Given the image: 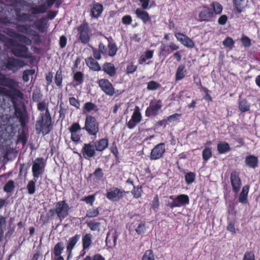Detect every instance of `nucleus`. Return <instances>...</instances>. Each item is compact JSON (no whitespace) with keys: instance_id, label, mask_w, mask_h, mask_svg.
Returning a JSON list of instances; mask_svg holds the SVG:
<instances>
[{"instance_id":"nucleus-27","label":"nucleus","mask_w":260,"mask_h":260,"mask_svg":"<svg viewBox=\"0 0 260 260\" xmlns=\"http://www.w3.org/2000/svg\"><path fill=\"white\" fill-rule=\"evenodd\" d=\"M154 51L153 50H147L146 51L144 54H143L139 59V62L140 64H143L147 60L151 58L153 55Z\"/></svg>"},{"instance_id":"nucleus-24","label":"nucleus","mask_w":260,"mask_h":260,"mask_svg":"<svg viewBox=\"0 0 260 260\" xmlns=\"http://www.w3.org/2000/svg\"><path fill=\"white\" fill-rule=\"evenodd\" d=\"M47 10V7L45 4H41L37 7H31L30 12L31 14L36 15L45 13Z\"/></svg>"},{"instance_id":"nucleus-46","label":"nucleus","mask_w":260,"mask_h":260,"mask_svg":"<svg viewBox=\"0 0 260 260\" xmlns=\"http://www.w3.org/2000/svg\"><path fill=\"white\" fill-rule=\"evenodd\" d=\"M0 23L6 26H10L11 24H14L11 19L7 16L0 17Z\"/></svg>"},{"instance_id":"nucleus-41","label":"nucleus","mask_w":260,"mask_h":260,"mask_svg":"<svg viewBox=\"0 0 260 260\" xmlns=\"http://www.w3.org/2000/svg\"><path fill=\"white\" fill-rule=\"evenodd\" d=\"M37 181L30 180L29 181L27 185V189L29 194H32L35 193L36 190L35 183Z\"/></svg>"},{"instance_id":"nucleus-63","label":"nucleus","mask_w":260,"mask_h":260,"mask_svg":"<svg viewBox=\"0 0 260 260\" xmlns=\"http://www.w3.org/2000/svg\"><path fill=\"white\" fill-rule=\"evenodd\" d=\"M151 205H152L153 208L155 210H156L158 209L159 204V200H158V198L157 196H156L154 198L153 201H152Z\"/></svg>"},{"instance_id":"nucleus-29","label":"nucleus","mask_w":260,"mask_h":260,"mask_svg":"<svg viewBox=\"0 0 260 260\" xmlns=\"http://www.w3.org/2000/svg\"><path fill=\"white\" fill-rule=\"evenodd\" d=\"M120 193H121L120 190L117 188H115L108 192L106 197L110 200H116Z\"/></svg>"},{"instance_id":"nucleus-51","label":"nucleus","mask_w":260,"mask_h":260,"mask_svg":"<svg viewBox=\"0 0 260 260\" xmlns=\"http://www.w3.org/2000/svg\"><path fill=\"white\" fill-rule=\"evenodd\" d=\"M103 70L111 76H113L115 73L114 66H103Z\"/></svg>"},{"instance_id":"nucleus-42","label":"nucleus","mask_w":260,"mask_h":260,"mask_svg":"<svg viewBox=\"0 0 260 260\" xmlns=\"http://www.w3.org/2000/svg\"><path fill=\"white\" fill-rule=\"evenodd\" d=\"M99 214L98 208L89 209L86 213V216L90 218L96 217Z\"/></svg>"},{"instance_id":"nucleus-49","label":"nucleus","mask_w":260,"mask_h":260,"mask_svg":"<svg viewBox=\"0 0 260 260\" xmlns=\"http://www.w3.org/2000/svg\"><path fill=\"white\" fill-rule=\"evenodd\" d=\"M142 189L138 186H134V188L132 191V193L135 198H139L141 196Z\"/></svg>"},{"instance_id":"nucleus-31","label":"nucleus","mask_w":260,"mask_h":260,"mask_svg":"<svg viewBox=\"0 0 260 260\" xmlns=\"http://www.w3.org/2000/svg\"><path fill=\"white\" fill-rule=\"evenodd\" d=\"M239 108L242 112H247L250 110V104L245 100H241L239 101Z\"/></svg>"},{"instance_id":"nucleus-18","label":"nucleus","mask_w":260,"mask_h":260,"mask_svg":"<svg viewBox=\"0 0 260 260\" xmlns=\"http://www.w3.org/2000/svg\"><path fill=\"white\" fill-rule=\"evenodd\" d=\"M231 181L233 190L238 192L241 185V181L239 177V174L236 172H233L231 175Z\"/></svg>"},{"instance_id":"nucleus-20","label":"nucleus","mask_w":260,"mask_h":260,"mask_svg":"<svg viewBox=\"0 0 260 260\" xmlns=\"http://www.w3.org/2000/svg\"><path fill=\"white\" fill-rule=\"evenodd\" d=\"M92 142L97 151H103L108 146V140L105 138Z\"/></svg>"},{"instance_id":"nucleus-23","label":"nucleus","mask_w":260,"mask_h":260,"mask_svg":"<svg viewBox=\"0 0 260 260\" xmlns=\"http://www.w3.org/2000/svg\"><path fill=\"white\" fill-rule=\"evenodd\" d=\"M245 162L249 167L255 168L257 166L258 158L254 155H249L245 158Z\"/></svg>"},{"instance_id":"nucleus-4","label":"nucleus","mask_w":260,"mask_h":260,"mask_svg":"<svg viewBox=\"0 0 260 260\" xmlns=\"http://www.w3.org/2000/svg\"><path fill=\"white\" fill-rule=\"evenodd\" d=\"M8 43L13 46L11 49L12 53L16 56L23 58H28V48L24 45L19 43L15 44V41L12 39H8Z\"/></svg>"},{"instance_id":"nucleus-61","label":"nucleus","mask_w":260,"mask_h":260,"mask_svg":"<svg viewBox=\"0 0 260 260\" xmlns=\"http://www.w3.org/2000/svg\"><path fill=\"white\" fill-rule=\"evenodd\" d=\"M67 38L63 35L60 36V38H59V42L60 48H64L67 45Z\"/></svg>"},{"instance_id":"nucleus-54","label":"nucleus","mask_w":260,"mask_h":260,"mask_svg":"<svg viewBox=\"0 0 260 260\" xmlns=\"http://www.w3.org/2000/svg\"><path fill=\"white\" fill-rule=\"evenodd\" d=\"M81 126L78 123H74L69 128L70 132H80Z\"/></svg>"},{"instance_id":"nucleus-6","label":"nucleus","mask_w":260,"mask_h":260,"mask_svg":"<svg viewBox=\"0 0 260 260\" xmlns=\"http://www.w3.org/2000/svg\"><path fill=\"white\" fill-rule=\"evenodd\" d=\"M45 162L42 157L36 158L34 161L32 166V172L34 180L37 179L43 173Z\"/></svg>"},{"instance_id":"nucleus-25","label":"nucleus","mask_w":260,"mask_h":260,"mask_svg":"<svg viewBox=\"0 0 260 260\" xmlns=\"http://www.w3.org/2000/svg\"><path fill=\"white\" fill-rule=\"evenodd\" d=\"M249 187L248 185H245L242 188V190L240 194L239 201L242 204H245L247 202V196L249 192Z\"/></svg>"},{"instance_id":"nucleus-2","label":"nucleus","mask_w":260,"mask_h":260,"mask_svg":"<svg viewBox=\"0 0 260 260\" xmlns=\"http://www.w3.org/2000/svg\"><path fill=\"white\" fill-rule=\"evenodd\" d=\"M70 207L64 201H60L55 204V208L49 210V213L56 214L60 221L67 217L69 213Z\"/></svg>"},{"instance_id":"nucleus-39","label":"nucleus","mask_w":260,"mask_h":260,"mask_svg":"<svg viewBox=\"0 0 260 260\" xmlns=\"http://www.w3.org/2000/svg\"><path fill=\"white\" fill-rule=\"evenodd\" d=\"M202 155L204 160H208L212 156V151L211 149L209 147L205 148L203 151Z\"/></svg>"},{"instance_id":"nucleus-28","label":"nucleus","mask_w":260,"mask_h":260,"mask_svg":"<svg viewBox=\"0 0 260 260\" xmlns=\"http://www.w3.org/2000/svg\"><path fill=\"white\" fill-rule=\"evenodd\" d=\"M217 150L219 153H224L230 150V147L225 142H219L217 144Z\"/></svg>"},{"instance_id":"nucleus-10","label":"nucleus","mask_w":260,"mask_h":260,"mask_svg":"<svg viewBox=\"0 0 260 260\" xmlns=\"http://www.w3.org/2000/svg\"><path fill=\"white\" fill-rule=\"evenodd\" d=\"M98 84L103 91L109 96H113L115 90L112 84L107 79H102L98 81Z\"/></svg>"},{"instance_id":"nucleus-43","label":"nucleus","mask_w":260,"mask_h":260,"mask_svg":"<svg viewBox=\"0 0 260 260\" xmlns=\"http://www.w3.org/2000/svg\"><path fill=\"white\" fill-rule=\"evenodd\" d=\"M14 188V182L13 180H9L5 185L4 190L5 192H10Z\"/></svg>"},{"instance_id":"nucleus-53","label":"nucleus","mask_w":260,"mask_h":260,"mask_svg":"<svg viewBox=\"0 0 260 260\" xmlns=\"http://www.w3.org/2000/svg\"><path fill=\"white\" fill-rule=\"evenodd\" d=\"M71 134V138L74 142H78L80 141L81 135L80 132H70Z\"/></svg>"},{"instance_id":"nucleus-57","label":"nucleus","mask_w":260,"mask_h":260,"mask_svg":"<svg viewBox=\"0 0 260 260\" xmlns=\"http://www.w3.org/2000/svg\"><path fill=\"white\" fill-rule=\"evenodd\" d=\"M242 260H255L254 255L251 251H247L245 253Z\"/></svg>"},{"instance_id":"nucleus-22","label":"nucleus","mask_w":260,"mask_h":260,"mask_svg":"<svg viewBox=\"0 0 260 260\" xmlns=\"http://www.w3.org/2000/svg\"><path fill=\"white\" fill-rule=\"evenodd\" d=\"M175 200L179 207L188 204L189 202V197L186 194H180L175 198Z\"/></svg>"},{"instance_id":"nucleus-40","label":"nucleus","mask_w":260,"mask_h":260,"mask_svg":"<svg viewBox=\"0 0 260 260\" xmlns=\"http://www.w3.org/2000/svg\"><path fill=\"white\" fill-rule=\"evenodd\" d=\"M96 106L91 102H87L84 105V112H90L92 110H94Z\"/></svg>"},{"instance_id":"nucleus-1","label":"nucleus","mask_w":260,"mask_h":260,"mask_svg":"<svg viewBox=\"0 0 260 260\" xmlns=\"http://www.w3.org/2000/svg\"><path fill=\"white\" fill-rule=\"evenodd\" d=\"M203 6L199 13V21L200 22H210L213 20L216 14L221 13L223 7L222 5L217 2H213L210 5Z\"/></svg>"},{"instance_id":"nucleus-37","label":"nucleus","mask_w":260,"mask_h":260,"mask_svg":"<svg viewBox=\"0 0 260 260\" xmlns=\"http://www.w3.org/2000/svg\"><path fill=\"white\" fill-rule=\"evenodd\" d=\"M170 53L171 52L168 45H166L164 44H161L160 47L159 55L166 56Z\"/></svg>"},{"instance_id":"nucleus-16","label":"nucleus","mask_w":260,"mask_h":260,"mask_svg":"<svg viewBox=\"0 0 260 260\" xmlns=\"http://www.w3.org/2000/svg\"><path fill=\"white\" fill-rule=\"evenodd\" d=\"M80 238V235L76 234L75 236L69 239L67 246V252L68 253V256L67 258L68 259L72 257V250L74 249L75 246L78 242Z\"/></svg>"},{"instance_id":"nucleus-56","label":"nucleus","mask_w":260,"mask_h":260,"mask_svg":"<svg viewBox=\"0 0 260 260\" xmlns=\"http://www.w3.org/2000/svg\"><path fill=\"white\" fill-rule=\"evenodd\" d=\"M6 226V218L0 215V232L4 233V229Z\"/></svg>"},{"instance_id":"nucleus-59","label":"nucleus","mask_w":260,"mask_h":260,"mask_svg":"<svg viewBox=\"0 0 260 260\" xmlns=\"http://www.w3.org/2000/svg\"><path fill=\"white\" fill-rule=\"evenodd\" d=\"M228 20V17L226 15H222L218 19V23L219 25H223L226 24Z\"/></svg>"},{"instance_id":"nucleus-21","label":"nucleus","mask_w":260,"mask_h":260,"mask_svg":"<svg viewBox=\"0 0 260 260\" xmlns=\"http://www.w3.org/2000/svg\"><path fill=\"white\" fill-rule=\"evenodd\" d=\"M108 41V47L109 49L108 54L113 57L115 55L117 51V47L115 43L113 42L112 38L106 37Z\"/></svg>"},{"instance_id":"nucleus-13","label":"nucleus","mask_w":260,"mask_h":260,"mask_svg":"<svg viewBox=\"0 0 260 260\" xmlns=\"http://www.w3.org/2000/svg\"><path fill=\"white\" fill-rule=\"evenodd\" d=\"M103 11V6L102 4L93 2L90 6V16L92 18L98 19L99 18Z\"/></svg>"},{"instance_id":"nucleus-50","label":"nucleus","mask_w":260,"mask_h":260,"mask_svg":"<svg viewBox=\"0 0 260 260\" xmlns=\"http://www.w3.org/2000/svg\"><path fill=\"white\" fill-rule=\"evenodd\" d=\"M62 78L61 75V71L58 70L55 75V81L57 86H60L61 85Z\"/></svg>"},{"instance_id":"nucleus-62","label":"nucleus","mask_w":260,"mask_h":260,"mask_svg":"<svg viewBox=\"0 0 260 260\" xmlns=\"http://www.w3.org/2000/svg\"><path fill=\"white\" fill-rule=\"evenodd\" d=\"M103 55L107 54V47L102 43L100 42L99 45L98 49Z\"/></svg>"},{"instance_id":"nucleus-19","label":"nucleus","mask_w":260,"mask_h":260,"mask_svg":"<svg viewBox=\"0 0 260 260\" xmlns=\"http://www.w3.org/2000/svg\"><path fill=\"white\" fill-rule=\"evenodd\" d=\"M136 108L137 109L134 111L131 119L127 123V126L131 129L135 127L136 124L139 123L142 119V116L138 110V107H136Z\"/></svg>"},{"instance_id":"nucleus-58","label":"nucleus","mask_w":260,"mask_h":260,"mask_svg":"<svg viewBox=\"0 0 260 260\" xmlns=\"http://www.w3.org/2000/svg\"><path fill=\"white\" fill-rule=\"evenodd\" d=\"M29 16L28 13H23L18 15V19H16L19 22H27V17Z\"/></svg>"},{"instance_id":"nucleus-9","label":"nucleus","mask_w":260,"mask_h":260,"mask_svg":"<svg viewBox=\"0 0 260 260\" xmlns=\"http://www.w3.org/2000/svg\"><path fill=\"white\" fill-rule=\"evenodd\" d=\"M92 142L83 144L81 149V153L84 158L90 160L91 158L94 157L96 150Z\"/></svg>"},{"instance_id":"nucleus-60","label":"nucleus","mask_w":260,"mask_h":260,"mask_svg":"<svg viewBox=\"0 0 260 260\" xmlns=\"http://www.w3.org/2000/svg\"><path fill=\"white\" fill-rule=\"evenodd\" d=\"M181 114H174L168 117L167 121L169 122H173L177 121L180 117Z\"/></svg>"},{"instance_id":"nucleus-64","label":"nucleus","mask_w":260,"mask_h":260,"mask_svg":"<svg viewBox=\"0 0 260 260\" xmlns=\"http://www.w3.org/2000/svg\"><path fill=\"white\" fill-rule=\"evenodd\" d=\"M74 78L75 81L80 83L83 81V74L80 72L76 73L74 75Z\"/></svg>"},{"instance_id":"nucleus-12","label":"nucleus","mask_w":260,"mask_h":260,"mask_svg":"<svg viewBox=\"0 0 260 260\" xmlns=\"http://www.w3.org/2000/svg\"><path fill=\"white\" fill-rule=\"evenodd\" d=\"M175 36L178 41L187 48L192 49L195 46L193 40L187 36L180 32H176Z\"/></svg>"},{"instance_id":"nucleus-5","label":"nucleus","mask_w":260,"mask_h":260,"mask_svg":"<svg viewBox=\"0 0 260 260\" xmlns=\"http://www.w3.org/2000/svg\"><path fill=\"white\" fill-rule=\"evenodd\" d=\"M83 129L85 130L89 135L96 137L99 130V123L94 117L87 116Z\"/></svg>"},{"instance_id":"nucleus-44","label":"nucleus","mask_w":260,"mask_h":260,"mask_svg":"<svg viewBox=\"0 0 260 260\" xmlns=\"http://www.w3.org/2000/svg\"><path fill=\"white\" fill-rule=\"evenodd\" d=\"M16 39H18L21 42L24 43L27 45H30L31 43V41L29 38L21 34H19Z\"/></svg>"},{"instance_id":"nucleus-34","label":"nucleus","mask_w":260,"mask_h":260,"mask_svg":"<svg viewBox=\"0 0 260 260\" xmlns=\"http://www.w3.org/2000/svg\"><path fill=\"white\" fill-rule=\"evenodd\" d=\"M3 32L7 34L8 36H9L10 37H12L13 38L16 39L19 33L17 32L15 30H14L13 29L7 27L6 28Z\"/></svg>"},{"instance_id":"nucleus-17","label":"nucleus","mask_w":260,"mask_h":260,"mask_svg":"<svg viewBox=\"0 0 260 260\" xmlns=\"http://www.w3.org/2000/svg\"><path fill=\"white\" fill-rule=\"evenodd\" d=\"M248 0H232L235 13L240 14L244 12L247 6Z\"/></svg>"},{"instance_id":"nucleus-14","label":"nucleus","mask_w":260,"mask_h":260,"mask_svg":"<svg viewBox=\"0 0 260 260\" xmlns=\"http://www.w3.org/2000/svg\"><path fill=\"white\" fill-rule=\"evenodd\" d=\"M161 107L162 105L160 101L151 103L145 111L146 116L149 117L152 115H156Z\"/></svg>"},{"instance_id":"nucleus-11","label":"nucleus","mask_w":260,"mask_h":260,"mask_svg":"<svg viewBox=\"0 0 260 260\" xmlns=\"http://www.w3.org/2000/svg\"><path fill=\"white\" fill-rule=\"evenodd\" d=\"M166 148L165 144L163 143L156 145L151 150L150 159L151 160H156L161 158L165 152Z\"/></svg>"},{"instance_id":"nucleus-26","label":"nucleus","mask_w":260,"mask_h":260,"mask_svg":"<svg viewBox=\"0 0 260 260\" xmlns=\"http://www.w3.org/2000/svg\"><path fill=\"white\" fill-rule=\"evenodd\" d=\"M92 236L90 234H86L82 238L83 250L88 249L91 244Z\"/></svg>"},{"instance_id":"nucleus-8","label":"nucleus","mask_w":260,"mask_h":260,"mask_svg":"<svg viewBox=\"0 0 260 260\" xmlns=\"http://www.w3.org/2000/svg\"><path fill=\"white\" fill-rule=\"evenodd\" d=\"M15 27L17 30L19 32L37 37L35 41L36 43L39 44L41 42L39 34L37 32L36 30L31 29L30 25L16 24Z\"/></svg>"},{"instance_id":"nucleus-45","label":"nucleus","mask_w":260,"mask_h":260,"mask_svg":"<svg viewBox=\"0 0 260 260\" xmlns=\"http://www.w3.org/2000/svg\"><path fill=\"white\" fill-rule=\"evenodd\" d=\"M241 41L245 48L249 47L251 45L250 39L246 36L243 35Z\"/></svg>"},{"instance_id":"nucleus-30","label":"nucleus","mask_w":260,"mask_h":260,"mask_svg":"<svg viewBox=\"0 0 260 260\" xmlns=\"http://www.w3.org/2000/svg\"><path fill=\"white\" fill-rule=\"evenodd\" d=\"M46 20L45 17L38 19L34 22V24L38 30L40 32H43L45 28V22Z\"/></svg>"},{"instance_id":"nucleus-38","label":"nucleus","mask_w":260,"mask_h":260,"mask_svg":"<svg viewBox=\"0 0 260 260\" xmlns=\"http://www.w3.org/2000/svg\"><path fill=\"white\" fill-rule=\"evenodd\" d=\"M87 225L93 231H99L101 223L96 221H91L87 223Z\"/></svg>"},{"instance_id":"nucleus-3","label":"nucleus","mask_w":260,"mask_h":260,"mask_svg":"<svg viewBox=\"0 0 260 260\" xmlns=\"http://www.w3.org/2000/svg\"><path fill=\"white\" fill-rule=\"evenodd\" d=\"M51 119L50 115L45 116L41 113L40 119L36 123V131L39 133L42 132L43 135L48 134L51 129Z\"/></svg>"},{"instance_id":"nucleus-55","label":"nucleus","mask_w":260,"mask_h":260,"mask_svg":"<svg viewBox=\"0 0 260 260\" xmlns=\"http://www.w3.org/2000/svg\"><path fill=\"white\" fill-rule=\"evenodd\" d=\"M159 87V84L156 82L151 81L148 83L147 89L150 90H154Z\"/></svg>"},{"instance_id":"nucleus-35","label":"nucleus","mask_w":260,"mask_h":260,"mask_svg":"<svg viewBox=\"0 0 260 260\" xmlns=\"http://www.w3.org/2000/svg\"><path fill=\"white\" fill-rule=\"evenodd\" d=\"M223 45L225 47L229 48L230 49H232L234 47L235 41L233 39L230 37H227L223 41Z\"/></svg>"},{"instance_id":"nucleus-32","label":"nucleus","mask_w":260,"mask_h":260,"mask_svg":"<svg viewBox=\"0 0 260 260\" xmlns=\"http://www.w3.org/2000/svg\"><path fill=\"white\" fill-rule=\"evenodd\" d=\"M185 73L186 71L184 70V66H179L176 74V80H180L183 79L185 75Z\"/></svg>"},{"instance_id":"nucleus-33","label":"nucleus","mask_w":260,"mask_h":260,"mask_svg":"<svg viewBox=\"0 0 260 260\" xmlns=\"http://www.w3.org/2000/svg\"><path fill=\"white\" fill-rule=\"evenodd\" d=\"M63 245L61 242L57 243L54 246V253L55 256H61L60 254L63 250Z\"/></svg>"},{"instance_id":"nucleus-15","label":"nucleus","mask_w":260,"mask_h":260,"mask_svg":"<svg viewBox=\"0 0 260 260\" xmlns=\"http://www.w3.org/2000/svg\"><path fill=\"white\" fill-rule=\"evenodd\" d=\"M137 18L140 19L144 24H147L151 21V17L148 12L141 8H137L135 11Z\"/></svg>"},{"instance_id":"nucleus-52","label":"nucleus","mask_w":260,"mask_h":260,"mask_svg":"<svg viewBox=\"0 0 260 260\" xmlns=\"http://www.w3.org/2000/svg\"><path fill=\"white\" fill-rule=\"evenodd\" d=\"M122 24L126 25H130L132 22V17L131 15H126L122 17L121 19Z\"/></svg>"},{"instance_id":"nucleus-47","label":"nucleus","mask_w":260,"mask_h":260,"mask_svg":"<svg viewBox=\"0 0 260 260\" xmlns=\"http://www.w3.org/2000/svg\"><path fill=\"white\" fill-rule=\"evenodd\" d=\"M142 260H154V256L151 250H147L143 256Z\"/></svg>"},{"instance_id":"nucleus-48","label":"nucleus","mask_w":260,"mask_h":260,"mask_svg":"<svg viewBox=\"0 0 260 260\" xmlns=\"http://www.w3.org/2000/svg\"><path fill=\"white\" fill-rule=\"evenodd\" d=\"M194 178L195 174L192 172L188 173L185 176L186 182L188 184L192 183L194 181Z\"/></svg>"},{"instance_id":"nucleus-36","label":"nucleus","mask_w":260,"mask_h":260,"mask_svg":"<svg viewBox=\"0 0 260 260\" xmlns=\"http://www.w3.org/2000/svg\"><path fill=\"white\" fill-rule=\"evenodd\" d=\"M37 108L41 112L46 111L45 116L50 115L49 112L45 102H39L37 105Z\"/></svg>"},{"instance_id":"nucleus-7","label":"nucleus","mask_w":260,"mask_h":260,"mask_svg":"<svg viewBox=\"0 0 260 260\" xmlns=\"http://www.w3.org/2000/svg\"><path fill=\"white\" fill-rule=\"evenodd\" d=\"M79 32V39L83 44H87L90 41V28L87 22H84L79 25L77 28Z\"/></svg>"}]
</instances>
